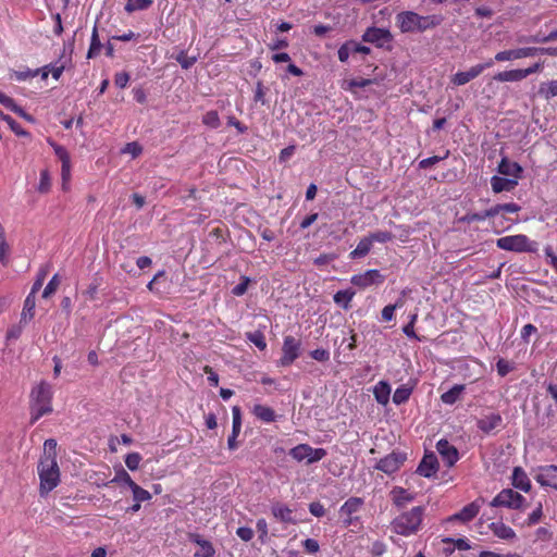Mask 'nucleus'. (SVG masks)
Segmentation results:
<instances>
[{
  "label": "nucleus",
  "instance_id": "1",
  "mask_svg": "<svg viewBox=\"0 0 557 557\" xmlns=\"http://www.w3.org/2000/svg\"><path fill=\"white\" fill-rule=\"evenodd\" d=\"M37 472L39 476V495L46 497L60 484V468L57 461V441L48 438L44 443V454L40 456Z\"/></svg>",
  "mask_w": 557,
  "mask_h": 557
},
{
  "label": "nucleus",
  "instance_id": "2",
  "mask_svg": "<svg viewBox=\"0 0 557 557\" xmlns=\"http://www.w3.org/2000/svg\"><path fill=\"white\" fill-rule=\"evenodd\" d=\"M424 511V507L416 506L399 513L391 522L392 531L403 536L416 534L421 529Z\"/></svg>",
  "mask_w": 557,
  "mask_h": 557
},
{
  "label": "nucleus",
  "instance_id": "3",
  "mask_svg": "<svg viewBox=\"0 0 557 557\" xmlns=\"http://www.w3.org/2000/svg\"><path fill=\"white\" fill-rule=\"evenodd\" d=\"M437 15L422 16L413 11H403L396 15V24L401 33L424 32L441 24Z\"/></svg>",
  "mask_w": 557,
  "mask_h": 557
},
{
  "label": "nucleus",
  "instance_id": "4",
  "mask_svg": "<svg viewBox=\"0 0 557 557\" xmlns=\"http://www.w3.org/2000/svg\"><path fill=\"white\" fill-rule=\"evenodd\" d=\"M52 412V389L47 382H40L30 392L32 423Z\"/></svg>",
  "mask_w": 557,
  "mask_h": 557
},
{
  "label": "nucleus",
  "instance_id": "5",
  "mask_svg": "<svg viewBox=\"0 0 557 557\" xmlns=\"http://www.w3.org/2000/svg\"><path fill=\"white\" fill-rule=\"evenodd\" d=\"M490 506L519 510L527 507V499L511 488H504L491 500Z\"/></svg>",
  "mask_w": 557,
  "mask_h": 557
},
{
  "label": "nucleus",
  "instance_id": "6",
  "mask_svg": "<svg viewBox=\"0 0 557 557\" xmlns=\"http://www.w3.org/2000/svg\"><path fill=\"white\" fill-rule=\"evenodd\" d=\"M544 64L545 62L543 60H539L525 69H513L498 72L494 75L493 79L502 83L520 82L530 75L541 73L544 70Z\"/></svg>",
  "mask_w": 557,
  "mask_h": 557
},
{
  "label": "nucleus",
  "instance_id": "7",
  "mask_svg": "<svg viewBox=\"0 0 557 557\" xmlns=\"http://www.w3.org/2000/svg\"><path fill=\"white\" fill-rule=\"evenodd\" d=\"M288 454L298 462L306 460L308 465H311L322 460L327 455V451L324 448H313L309 444H298L290 448Z\"/></svg>",
  "mask_w": 557,
  "mask_h": 557
},
{
  "label": "nucleus",
  "instance_id": "8",
  "mask_svg": "<svg viewBox=\"0 0 557 557\" xmlns=\"http://www.w3.org/2000/svg\"><path fill=\"white\" fill-rule=\"evenodd\" d=\"M407 460V454L403 451L393 450L391 454L381 458L376 465L375 469L384 472L387 475H392L396 473Z\"/></svg>",
  "mask_w": 557,
  "mask_h": 557
},
{
  "label": "nucleus",
  "instance_id": "9",
  "mask_svg": "<svg viewBox=\"0 0 557 557\" xmlns=\"http://www.w3.org/2000/svg\"><path fill=\"white\" fill-rule=\"evenodd\" d=\"M540 54V47L527 46L515 49L502 50L494 55L495 62H508L524 58H532Z\"/></svg>",
  "mask_w": 557,
  "mask_h": 557
},
{
  "label": "nucleus",
  "instance_id": "10",
  "mask_svg": "<svg viewBox=\"0 0 557 557\" xmlns=\"http://www.w3.org/2000/svg\"><path fill=\"white\" fill-rule=\"evenodd\" d=\"M363 504L364 502L361 497H350L341 506L339 513L343 517V525L345 528L355 524L359 520L355 515L361 510Z\"/></svg>",
  "mask_w": 557,
  "mask_h": 557
},
{
  "label": "nucleus",
  "instance_id": "11",
  "mask_svg": "<svg viewBox=\"0 0 557 557\" xmlns=\"http://www.w3.org/2000/svg\"><path fill=\"white\" fill-rule=\"evenodd\" d=\"M529 238L527 235H509L497 239L496 245L499 249L507 251L524 252L530 251Z\"/></svg>",
  "mask_w": 557,
  "mask_h": 557
},
{
  "label": "nucleus",
  "instance_id": "12",
  "mask_svg": "<svg viewBox=\"0 0 557 557\" xmlns=\"http://www.w3.org/2000/svg\"><path fill=\"white\" fill-rule=\"evenodd\" d=\"M494 59H490L484 63H479L471 66L468 71H459L451 77V83L456 86H462L470 81L476 78L484 70L494 65Z\"/></svg>",
  "mask_w": 557,
  "mask_h": 557
},
{
  "label": "nucleus",
  "instance_id": "13",
  "mask_svg": "<svg viewBox=\"0 0 557 557\" xmlns=\"http://www.w3.org/2000/svg\"><path fill=\"white\" fill-rule=\"evenodd\" d=\"M282 352L283 355L278 360V364L282 367L290 366L299 357L300 342L292 335L285 336Z\"/></svg>",
  "mask_w": 557,
  "mask_h": 557
},
{
  "label": "nucleus",
  "instance_id": "14",
  "mask_svg": "<svg viewBox=\"0 0 557 557\" xmlns=\"http://www.w3.org/2000/svg\"><path fill=\"white\" fill-rule=\"evenodd\" d=\"M385 276L376 269L367 270L363 273L355 274L350 278V283L361 289L372 285H380L384 282Z\"/></svg>",
  "mask_w": 557,
  "mask_h": 557
},
{
  "label": "nucleus",
  "instance_id": "15",
  "mask_svg": "<svg viewBox=\"0 0 557 557\" xmlns=\"http://www.w3.org/2000/svg\"><path fill=\"white\" fill-rule=\"evenodd\" d=\"M534 479L542 487L557 491V466L547 465L539 467Z\"/></svg>",
  "mask_w": 557,
  "mask_h": 557
},
{
  "label": "nucleus",
  "instance_id": "16",
  "mask_svg": "<svg viewBox=\"0 0 557 557\" xmlns=\"http://www.w3.org/2000/svg\"><path fill=\"white\" fill-rule=\"evenodd\" d=\"M436 449L448 468L453 467L459 459L457 448L447 440H440L436 444Z\"/></svg>",
  "mask_w": 557,
  "mask_h": 557
},
{
  "label": "nucleus",
  "instance_id": "17",
  "mask_svg": "<svg viewBox=\"0 0 557 557\" xmlns=\"http://www.w3.org/2000/svg\"><path fill=\"white\" fill-rule=\"evenodd\" d=\"M481 505L478 500H474L468 505H466L460 511L451 515L447 518L448 522L459 521L462 523H467L473 520L478 513L480 512Z\"/></svg>",
  "mask_w": 557,
  "mask_h": 557
},
{
  "label": "nucleus",
  "instance_id": "18",
  "mask_svg": "<svg viewBox=\"0 0 557 557\" xmlns=\"http://www.w3.org/2000/svg\"><path fill=\"white\" fill-rule=\"evenodd\" d=\"M392 39L391 33L384 28L369 27L362 35V40L366 42L375 44L377 47H383L384 42Z\"/></svg>",
  "mask_w": 557,
  "mask_h": 557
},
{
  "label": "nucleus",
  "instance_id": "19",
  "mask_svg": "<svg viewBox=\"0 0 557 557\" xmlns=\"http://www.w3.org/2000/svg\"><path fill=\"white\" fill-rule=\"evenodd\" d=\"M502 425L503 418L497 412L486 414L476 421L478 429L485 434H490L493 431L500 429Z\"/></svg>",
  "mask_w": 557,
  "mask_h": 557
},
{
  "label": "nucleus",
  "instance_id": "20",
  "mask_svg": "<svg viewBox=\"0 0 557 557\" xmlns=\"http://www.w3.org/2000/svg\"><path fill=\"white\" fill-rule=\"evenodd\" d=\"M232 433L227 438V447L230 450H235L238 447L236 438L238 437L242 430V409L239 406H234L232 408Z\"/></svg>",
  "mask_w": 557,
  "mask_h": 557
},
{
  "label": "nucleus",
  "instance_id": "21",
  "mask_svg": "<svg viewBox=\"0 0 557 557\" xmlns=\"http://www.w3.org/2000/svg\"><path fill=\"white\" fill-rule=\"evenodd\" d=\"M438 470V461L434 454H426L420 461L417 473L424 478H432Z\"/></svg>",
  "mask_w": 557,
  "mask_h": 557
},
{
  "label": "nucleus",
  "instance_id": "22",
  "mask_svg": "<svg viewBox=\"0 0 557 557\" xmlns=\"http://www.w3.org/2000/svg\"><path fill=\"white\" fill-rule=\"evenodd\" d=\"M389 496L393 505L398 509L404 508L414 499V494L401 486H394L389 492Z\"/></svg>",
  "mask_w": 557,
  "mask_h": 557
},
{
  "label": "nucleus",
  "instance_id": "23",
  "mask_svg": "<svg viewBox=\"0 0 557 557\" xmlns=\"http://www.w3.org/2000/svg\"><path fill=\"white\" fill-rule=\"evenodd\" d=\"M511 484L515 488L529 493L532 488L531 480L521 467H515L511 474Z\"/></svg>",
  "mask_w": 557,
  "mask_h": 557
},
{
  "label": "nucleus",
  "instance_id": "24",
  "mask_svg": "<svg viewBox=\"0 0 557 557\" xmlns=\"http://www.w3.org/2000/svg\"><path fill=\"white\" fill-rule=\"evenodd\" d=\"M188 539L190 542L200 546V552H197L195 557H214L215 549L211 542L202 539L198 533H189Z\"/></svg>",
  "mask_w": 557,
  "mask_h": 557
},
{
  "label": "nucleus",
  "instance_id": "25",
  "mask_svg": "<svg viewBox=\"0 0 557 557\" xmlns=\"http://www.w3.org/2000/svg\"><path fill=\"white\" fill-rule=\"evenodd\" d=\"M497 171L502 175L512 176L513 178L519 180L521 177L523 169L519 163L512 162L507 157H504L498 163Z\"/></svg>",
  "mask_w": 557,
  "mask_h": 557
},
{
  "label": "nucleus",
  "instance_id": "26",
  "mask_svg": "<svg viewBox=\"0 0 557 557\" xmlns=\"http://www.w3.org/2000/svg\"><path fill=\"white\" fill-rule=\"evenodd\" d=\"M251 413L257 420L263 423H272L277 419V414L273 408L261 404H256L251 409Z\"/></svg>",
  "mask_w": 557,
  "mask_h": 557
},
{
  "label": "nucleus",
  "instance_id": "27",
  "mask_svg": "<svg viewBox=\"0 0 557 557\" xmlns=\"http://www.w3.org/2000/svg\"><path fill=\"white\" fill-rule=\"evenodd\" d=\"M517 185V178H506L497 175H494L491 178L492 190L495 194H499L502 191H511L516 188Z\"/></svg>",
  "mask_w": 557,
  "mask_h": 557
},
{
  "label": "nucleus",
  "instance_id": "28",
  "mask_svg": "<svg viewBox=\"0 0 557 557\" xmlns=\"http://www.w3.org/2000/svg\"><path fill=\"white\" fill-rule=\"evenodd\" d=\"M488 528L496 537L504 541H512L517 536L513 529L505 524L503 521L492 522Z\"/></svg>",
  "mask_w": 557,
  "mask_h": 557
},
{
  "label": "nucleus",
  "instance_id": "29",
  "mask_svg": "<svg viewBox=\"0 0 557 557\" xmlns=\"http://www.w3.org/2000/svg\"><path fill=\"white\" fill-rule=\"evenodd\" d=\"M272 515L275 519L285 523H295L293 518V510L281 503H275L271 507Z\"/></svg>",
  "mask_w": 557,
  "mask_h": 557
},
{
  "label": "nucleus",
  "instance_id": "30",
  "mask_svg": "<svg viewBox=\"0 0 557 557\" xmlns=\"http://www.w3.org/2000/svg\"><path fill=\"white\" fill-rule=\"evenodd\" d=\"M35 307H36V295L29 293L24 300V306H23V310L21 313L20 324H26L34 318Z\"/></svg>",
  "mask_w": 557,
  "mask_h": 557
},
{
  "label": "nucleus",
  "instance_id": "31",
  "mask_svg": "<svg viewBox=\"0 0 557 557\" xmlns=\"http://www.w3.org/2000/svg\"><path fill=\"white\" fill-rule=\"evenodd\" d=\"M373 395L375 400L380 405H387L389 401L391 387L389 384L385 381H380L373 388Z\"/></svg>",
  "mask_w": 557,
  "mask_h": 557
},
{
  "label": "nucleus",
  "instance_id": "32",
  "mask_svg": "<svg viewBox=\"0 0 557 557\" xmlns=\"http://www.w3.org/2000/svg\"><path fill=\"white\" fill-rule=\"evenodd\" d=\"M356 292L351 288L338 290L333 296L334 302L342 307L344 310H348L351 307V300L354 299Z\"/></svg>",
  "mask_w": 557,
  "mask_h": 557
},
{
  "label": "nucleus",
  "instance_id": "33",
  "mask_svg": "<svg viewBox=\"0 0 557 557\" xmlns=\"http://www.w3.org/2000/svg\"><path fill=\"white\" fill-rule=\"evenodd\" d=\"M40 70H30L25 67L23 70H10L9 78L16 82H25L39 75Z\"/></svg>",
  "mask_w": 557,
  "mask_h": 557
},
{
  "label": "nucleus",
  "instance_id": "34",
  "mask_svg": "<svg viewBox=\"0 0 557 557\" xmlns=\"http://www.w3.org/2000/svg\"><path fill=\"white\" fill-rule=\"evenodd\" d=\"M465 391L463 384H456L447 392L441 395V400L446 405H454Z\"/></svg>",
  "mask_w": 557,
  "mask_h": 557
},
{
  "label": "nucleus",
  "instance_id": "35",
  "mask_svg": "<svg viewBox=\"0 0 557 557\" xmlns=\"http://www.w3.org/2000/svg\"><path fill=\"white\" fill-rule=\"evenodd\" d=\"M372 248V242L370 237L362 238L357 247L349 253V257L351 259L362 258L366 257Z\"/></svg>",
  "mask_w": 557,
  "mask_h": 557
},
{
  "label": "nucleus",
  "instance_id": "36",
  "mask_svg": "<svg viewBox=\"0 0 557 557\" xmlns=\"http://www.w3.org/2000/svg\"><path fill=\"white\" fill-rule=\"evenodd\" d=\"M52 188V178L48 169H44L40 171L39 183L37 185V191L39 194L46 195L51 191Z\"/></svg>",
  "mask_w": 557,
  "mask_h": 557
},
{
  "label": "nucleus",
  "instance_id": "37",
  "mask_svg": "<svg viewBox=\"0 0 557 557\" xmlns=\"http://www.w3.org/2000/svg\"><path fill=\"white\" fill-rule=\"evenodd\" d=\"M412 394V387L403 384L399 387L396 388V391L393 394V403L395 405H401L408 401Z\"/></svg>",
  "mask_w": 557,
  "mask_h": 557
},
{
  "label": "nucleus",
  "instance_id": "38",
  "mask_svg": "<svg viewBox=\"0 0 557 557\" xmlns=\"http://www.w3.org/2000/svg\"><path fill=\"white\" fill-rule=\"evenodd\" d=\"M492 208L493 218H495L498 214H506V213H518L521 210V207L516 202H508V203H497Z\"/></svg>",
  "mask_w": 557,
  "mask_h": 557
},
{
  "label": "nucleus",
  "instance_id": "39",
  "mask_svg": "<svg viewBox=\"0 0 557 557\" xmlns=\"http://www.w3.org/2000/svg\"><path fill=\"white\" fill-rule=\"evenodd\" d=\"M101 48H102V44L99 39L97 26L95 25L92 28V33H91L90 46H89V49L87 52V58L88 59L96 58L100 53Z\"/></svg>",
  "mask_w": 557,
  "mask_h": 557
},
{
  "label": "nucleus",
  "instance_id": "40",
  "mask_svg": "<svg viewBox=\"0 0 557 557\" xmlns=\"http://www.w3.org/2000/svg\"><path fill=\"white\" fill-rule=\"evenodd\" d=\"M152 0H127L124 10L127 13H133L136 11H144L149 9L152 5Z\"/></svg>",
  "mask_w": 557,
  "mask_h": 557
},
{
  "label": "nucleus",
  "instance_id": "41",
  "mask_svg": "<svg viewBox=\"0 0 557 557\" xmlns=\"http://www.w3.org/2000/svg\"><path fill=\"white\" fill-rule=\"evenodd\" d=\"M539 94L546 100L557 96V79L542 83L540 85Z\"/></svg>",
  "mask_w": 557,
  "mask_h": 557
},
{
  "label": "nucleus",
  "instance_id": "42",
  "mask_svg": "<svg viewBox=\"0 0 557 557\" xmlns=\"http://www.w3.org/2000/svg\"><path fill=\"white\" fill-rule=\"evenodd\" d=\"M493 218L492 208L483 212L467 213L461 220L467 223L480 222Z\"/></svg>",
  "mask_w": 557,
  "mask_h": 557
},
{
  "label": "nucleus",
  "instance_id": "43",
  "mask_svg": "<svg viewBox=\"0 0 557 557\" xmlns=\"http://www.w3.org/2000/svg\"><path fill=\"white\" fill-rule=\"evenodd\" d=\"M202 123L210 128H219L221 121L218 111L211 110L206 112L202 116Z\"/></svg>",
  "mask_w": 557,
  "mask_h": 557
},
{
  "label": "nucleus",
  "instance_id": "44",
  "mask_svg": "<svg viewBox=\"0 0 557 557\" xmlns=\"http://www.w3.org/2000/svg\"><path fill=\"white\" fill-rule=\"evenodd\" d=\"M131 491L133 493L134 502H137V503L148 502L152 497L151 494L147 490L143 488L137 483H135L131 487Z\"/></svg>",
  "mask_w": 557,
  "mask_h": 557
},
{
  "label": "nucleus",
  "instance_id": "45",
  "mask_svg": "<svg viewBox=\"0 0 557 557\" xmlns=\"http://www.w3.org/2000/svg\"><path fill=\"white\" fill-rule=\"evenodd\" d=\"M110 483L125 484L131 488L136 482L123 468H121L119 471H116L114 478L110 481Z\"/></svg>",
  "mask_w": 557,
  "mask_h": 557
},
{
  "label": "nucleus",
  "instance_id": "46",
  "mask_svg": "<svg viewBox=\"0 0 557 557\" xmlns=\"http://www.w3.org/2000/svg\"><path fill=\"white\" fill-rule=\"evenodd\" d=\"M247 339L260 350H264L267 348L265 337L260 331L247 333Z\"/></svg>",
  "mask_w": 557,
  "mask_h": 557
},
{
  "label": "nucleus",
  "instance_id": "47",
  "mask_svg": "<svg viewBox=\"0 0 557 557\" xmlns=\"http://www.w3.org/2000/svg\"><path fill=\"white\" fill-rule=\"evenodd\" d=\"M443 543L453 544L454 548H457L458 550L471 549V544H470L469 540L466 537H460V539L445 537V539H443Z\"/></svg>",
  "mask_w": 557,
  "mask_h": 557
},
{
  "label": "nucleus",
  "instance_id": "48",
  "mask_svg": "<svg viewBox=\"0 0 557 557\" xmlns=\"http://www.w3.org/2000/svg\"><path fill=\"white\" fill-rule=\"evenodd\" d=\"M49 144L53 148L55 156L59 158L62 164L71 162L70 153L63 146L58 145L54 141H49Z\"/></svg>",
  "mask_w": 557,
  "mask_h": 557
},
{
  "label": "nucleus",
  "instance_id": "49",
  "mask_svg": "<svg viewBox=\"0 0 557 557\" xmlns=\"http://www.w3.org/2000/svg\"><path fill=\"white\" fill-rule=\"evenodd\" d=\"M2 120L7 122L10 126L11 131L14 132L17 136H27L28 132H26L12 116L3 115Z\"/></svg>",
  "mask_w": 557,
  "mask_h": 557
},
{
  "label": "nucleus",
  "instance_id": "50",
  "mask_svg": "<svg viewBox=\"0 0 557 557\" xmlns=\"http://www.w3.org/2000/svg\"><path fill=\"white\" fill-rule=\"evenodd\" d=\"M60 285V278L58 274H54L49 283L46 285L42 292V298H49L52 294H54Z\"/></svg>",
  "mask_w": 557,
  "mask_h": 557
},
{
  "label": "nucleus",
  "instance_id": "51",
  "mask_svg": "<svg viewBox=\"0 0 557 557\" xmlns=\"http://www.w3.org/2000/svg\"><path fill=\"white\" fill-rule=\"evenodd\" d=\"M417 319H418L417 313L412 314L410 317V321L403 327V332L409 338L421 341L420 337L414 332V323H416Z\"/></svg>",
  "mask_w": 557,
  "mask_h": 557
},
{
  "label": "nucleus",
  "instance_id": "52",
  "mask_svg": "<svg viewBox=\"0 0 557 557\" xmlns=\"http://www.w3.org/2000/svg\"><path fill=\"white\" fill-rule=\"evenodd\" d=\"M448 156H449V150H446L444 156H433V157L423 159L419 162V168L423 169V170L429 169L432 165H434L435 163L446 159Z\"/></svg>",
  "mask_w": 557,
  "mask_h": 557
},
{
  "label": "nucleus",
  "instance_id": "53",
  "mask_svg": "<svg viewBox=\"0 0 557 557\" xmlns=\"http://www.w3.org/2000/svg\"><path fill=\"white\" fill-rule=\"evenodd\" d=\"M141 459L139 453H131L125 457V465L131 471H135L139 468Z\"/></svg>",
  "mask_w": 557,
  "mask_h": 557
},
{
  "label": "nucleus",
  "instance_id": "54",
  "mask_svg": "<svg viewBox=\"0 0 557 557\" xmlns=\"http://www.w3.org/2000/svg\"><path fill=\"white\" fill-rule=\"evenodd\" d=\"M403 306V301L399 300L394 305H387L382 310V319L384 321H392L395 317V310Z\"/></svg>",
  "mask_w": 557,
  "mask_h": 557
},
{
  "label": "nucleus",
  "instance_id": "55",
  "mask_svg": "<svg viewBox=\"0 0 557 557\" xmlns=\"http://www.w3.org/2000/svg\"><path fill=\"white\" fill-rule=\"evenodd\" d=\"M369 237H370L372 244L374 242L387 243V242L393 239V234L391 232H387V231H377V232L371 233L369 235Z\"/></svg>",
  "mask_w": 557,
  "mask_h": 557
},
{
  "label": "nucleus",
  "instance_id": "56",
  "mask_svg": "<svg viewBox=\"0 0 557 557\" xmlns=\"http://www.w3.org/2000/svg\"><path fill=\"white\" fill-rule=\"evenodd\" d=\"M373 84L370 78H352L348 82V89L355 91L357 88H364Z\"/></svg>",
  "mask_w": 557,
  "mask_h": 557
},
{
  "label": "nucleus",
  "instance_id": "57",
  "mask_svg": "<svg viewBox=\"0 0 557 557\" xmlns=\"http://www.w3.org/2000/svg\"><path fill=\"white\" fill-rule=\"evenodd\" d=\"M48 274V270L47 269H40L39 272L37 273V277L33 284V287L30 289V294H34L36 295V293L41 288L45 280H46V276Z\"/></svg>",
  "mask_w": 557,
  "mask_h": 557
},
{
  "label": "nucleus",
  "instance_id": "58",
  "mask_svg": "<svg viewBox=\"0 0 557 557\" xmlns=\"http://www.w3.org/2000/svg\"><path fill=\"white\" fill-rule=\"evenodd\" d=\"M304 550L307 554L314 555L320 550L319 542L314 539H306L302 541Z\"/></svg>",
  "mask_w": 557,
  "mask_h": 557
},
{
  "label": "nucleus",
  "instance_id": "59",
  "mask_svg": "<svg viewBox=\"0 0 557 557\" xmlns=\"http://www.w3.org/2000/svg\"><path fill=\"white\" fill-rule=\"evenodd\" d=\"M122 152L129 153L133 158H137L143 152V147L137 141H132L125 145Z\"/></svg>",
  "mask_w": 557,
  "mask_h": 557
},
{
  "label": "nucleus",
  "instance_id": "60",
  "mask_svg": "<svg viewBox=\"0 0 557 557\" xmlns=\"http://www.w3.org/2000/svg\"><path fill=\"white\" fill-rule=\"evenodd\" d=\"M350 54H352V52H351L350 40H348L339 47V49L337 51L338 60L341 62L345 63L348 61Z\"/></svg>",
  "mask_w": 557,
  "mask_h": 557
},
{
  "label": "nucleus",
  "instance_id": "61",
  "mask_svg": "<svg viewBox=\"0 0 557 557\" xmlns=\"http://www.w3.org/2000/svg\"><path fill=\"white\" fill-rule=\"evenodd\" d=\"M557 40V29L550 32L547 36L540 37L539 35L532 36L528 39V41L535 44H545Z\"/></svg>",
  "mask_w": 557,
  "mask_h": 557
},
{
  "label": "nucleus",
  "instance_id": "62",
  "mask_svg": "<svg viewBox=\"0 0 557 557\" xmlns=\"http://www.w3.org/2000/svg\"><path fill=\"white\" fill-rule=\"evenodd\" d=\"M542 516H543V508H542V504L540 503L537 505V507L529 515V517L527 519V524L528 525L536 524L542 519Z\"/></svg>",
  "mask_w": 557,
  "mask_h": 557
},
{
  "label": "nucleus",
  "instance_id": "63",
  "mask_svg": "<svg viewBox=\"0 0 557 557\" xmlns=\"http://www.w3.org/2000/svg\"><path fill=\"white\" fill-rule=\"evenodd\" d=\"M310 356L312 359L320 361V362H325V361L330 360V351L324 348H317V349L310 351Z\"/></svg>",
  "mask_w": 557,
  "mask_h": 557
},
{
  "label": "nucleus",
  "instance_id": "64",
  "mask_svg": "<svg viewBox=\"0 0 557 557\" xmlns=\"http://www.w3.org/2000/svg\"><path fill=\"white\" fill-rule=\"evenodd\" d=\"M249 283L250 278L248 276H242L240 283L237 284L232 290L233 295L243 296L247 292Z\"/></svg>",
  "mask_w": 557,
  "mask_h": 557
}]
</instances>
